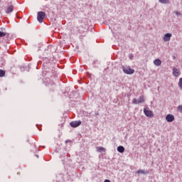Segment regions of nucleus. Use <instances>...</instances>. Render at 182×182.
I'll return each instance as SVG.
<instances>
[{
  "mask_svg": "<svg viewBox=\"0 0 182 182\" xmlns=\"http://www.w3.org/2000/svg\"><path fill=\"white\" fill-rule=\"evenodd\" d=\"M122 70L126 75H133L134 73V70L129 65H122Z\"/></svg>",
  "mask_w": 182,
  "mask_h": 182,
  "instance_id": "f257e3e1",
  "label": "nucleus"
},
{
  "mask_svg": "<svg viewBox=\"0 0 182 182\" xmlns=\"http://www.w3.org/2000/svg\"><path fill=\"white\" fill-rule=\"evenodd\" d=\"M46 17V14L43 11H39L37 14V21L42 23L43 22V19Z\"/></svg>",
  "mask_w": 182,
  "mask_h": 182,
  "instance_id": "f03ea898",
  "label": "nucleus"
},
{
  "mask_svg": "<svg viewBox=\"0 0 182 182\" xmlns=\"http://www.w3.org/2000/svg\"><path fill=\"white\" fill-rule=\"evenodd\" d=\"M145 100H144V95H140L139 99L134 98L132 100L133 105H139L140 103H144Z\"/></svg>",
  "mask_w": 182,
  "mask_h": 182,
  "instance_id": "7ed1b4c3",
  "label": "nucleus"
},
{
  "mask_svg": "<svg viewBox=\"0 0 182 182\" xmlns=\"http://www.w3.org/2000/svg\"><path fill=\"white\" fill-rule=\"evenodd\" d=\"M144 113L145 116H146V117H153V116H154L153 111H151L147 108L144 109Z\"/></svg>",
  "mask_w": 182,
  "mask_h": 182,
  "instance_id": "20e7f679",
  "label": "nucleus"
},
{
  "mask_svg": "<svg viewBox=\"0 0 182 182\" xmlns=\"http://www.w3.org/2000/svg\"><path fill=\"white\" fill-rule=\"evenodd\" d=\"M14 6L12 4H9L6 9V14H12L14 12Z\"/></svg>",
  "mask_w": 182,
  "mask_h": 182,
  "instance_id": "39448f33",
  "label": "nucleus"
},
{
  "mask_svg": "<svg viewBox=\"0 0 182 182\" xmlns=\"http://www.w3.org/2000/svg\"><path fill=\"white\" fill-rule=\"evenodd\" d=\"M80 124H82L81 121H74L70 123V125L71 126V127H74V128L79 127Z\"/></svg>",
  "mask_w": 182,
  "mask_h": 182,
  "instance_id": "423d86ee",
  "label": "nucleus"
},
{
  "mask_svg": "<svg viewBox=\"0 0 182 182\" xmlns=\"http://www.w3.org/2000/svg\"><path fill=\"white\" fill-rule=\"evenodd\" d=\"M171 36H173L171 33H166L164 36L163 41H164V42H170V39H171Z\"/></svg>",
  "mask_w": 182,
  "mask_h": 182,
  "instance_id": "0eeeda50",
  "label": "nucleus"
},
{
  "mask_svg": "<svg viewBox=\"0 0 182 182\" xmlns=\"http://www.w3.org/2000/svg\"><path fill=\"white\" fill-rule=\"evenodd\" d=\"M166 120L168 123H171V122H174V115H173L171 114H167L166 117Z\"/></svg>",
  "mask_w": 182,
  "mask_h": 182,
  "instance_id": "6e6552de",
  "label": "nucleus"
},
{
  "mask_svg": "<svg viewBox=\"0 0 182 182\" xmlns=\"http://www.w3.org/2000/svg\"><path fill=\"white\" fill-rule=\"evenodd\" d=\"M173 75L175 76V77H178L181 73H180V70L173 68Z\"/></svg>",
  "mask_w": 182,
  "mask_h": 182,
  "instance_id": "1a4fd4ad",
  "label": "nucleus"
},
{
  "mask_svg": "<svg viewBox=\"0 0 182 182\" xmlns=\"http://www.w3.org/2000/svg\"><path fill=\"white\" fill-rule=\"evenodd\" d=\"M154 64L155 66H161V60L156 59L154 60Z\"/></svg>",
  "mask_w": 182,
  "mask_h": 182,
  "instance_id": "9d476101",
  "label": "nucleus"
},
{
  "mask_svg": "<svg viewBox=\"0 0 182 182\" xmlns=\"http://www.w3.org/2000/svg\"><path fill=\"white\" fill-rule=\"evenodd\" d=\"M137 173L138 174H149V171L146 170H141V169H139L137 171Z\"/></svg>",
  "mask_w": 182,
  "mask_h": 182,
  "instance_id": "9b49d317",
  "label": "nucleus"
},
{
  "mask_svg": "<svg viewBox=\"0 0 182 182\" xmlns=\"http://www.w3.org/2000/svg\"><path fill=\"white\" fill-rule=\"evenodd\" d=\"M117 151H119V153H124V148L123 147V146H118Z\"/></svg>",
  "mask_w": 182,
  "mask_h": 182,
  "instance_id": "f8f14e48",
  "label": "nucleus"
},
{
  "mask_svg": "<svg viewBox=\"0 0 182 182\" xmlns=\"http://www.w3.org/2000/svg\"><path fill=\"white\" fill-rule=\"evenodd\" d=\"M97 151H99V153H102V151H106V149L104 147H97Z\"/></svg>",
  "mask_w": 182,
  "mask_h": 182,
  "instance_id": "ddd939ff",
  "label": "nucleus"
},
{
  "mask_svg": "<svg viewBox=\"0 0 182 182\" xmlns=\"http://www.w3.org/2000/svg\"><path fill=\"white\" fill-rule=\"evenodd\" d=\"M160 4H168L170 2V0H159Z\"/></svg>",
  "mask_w": 182,
  "mask_h": 182,
  "instance_id": "4468645a",
  "label": "nucleus"
},
{
  "mask_svg": "<svg viewBox=\"0 0 182 182\" xmlns=\"http://www.w3.org/2000/svg\"><path fill=\"white\" fill-rule=\"evenodd\" d=\"M4 76H5V71L0 70V77H4Z\"/></svg>",
  "mask_w": 182,
  "mask_h": 182,
  "instance_id": "2eb2a0df",
  "label": "nucleus"
},
{
  "mask_svg": "<svg viewBox=\"0 0 182 182\" xmlns=\"http://www.w3.org/2000/svg\"><path fill=\"white\" fill-rule=\"evenodd\" d=\"M6 36V33L0 31V38H4V36Z\"/></svg>",
  "mask_w": 182,
  "mask_h": 182,
  "instance_id": "dca6fc26",
  "label": "nucleus"
},
{
  "mask_svg": "<svg viewBox=\"0 0 182 182\" xmlns=\"http://www.w3.org/2000/svg\"><path fill=\"white\" fill-rule=\"evenodd\" d=\"M178 86L182 89V77L179 79Z\"/></svg>",
  "mask_w": 182,
  "mask_h": 182,
  "instance_id": "f3484780",
  "label": "nucleus"
},
{
  "mask_svg": "<svg viewBox=\"0 0 182 182\" xmlns=\"http://www.w3.org/2000/svg\"><path fill=\"white\" fill-rule=\"evenodd\" d=\"M177 110L179 111L182 114V105L178 106Z\"/></svg>",
  "mask_w": 182,
  "mask_h": 182,
  "instance_id": "a211bd4d",
  "label": "nucleus"
},
{
  "mask_svg": "<svg viewBox=\"0 0 182 182\" xmlns=\"http://www.w3.org/2000/svg\"><path fill=\"white\" fill-rule=\"evenodd\" d=\"M176 15H177L178 16L181 15V13L180 11H176Z\"/></svg>",
  "mask_w": 182,
  "mask_h": 182,
  "instance_id": "6ab92c4d",
  "label": "nucleus"
},
{
  "mask_svg": "<svg viewBox=\"0 0 182 182\" xmlns=\"http://www.w3.org/2000/svg\"><path fill=\"white\" fill-rule=\"evenodd\" d=\"M129 59H133V54H129Z\"/></svg>",
  "mask_w": 182,
  "mask_h": 182,
  "instance_id": "aec40b11",
  "label": "nucleus"
},
{
  "mask_svg": "<svg viewBox=\"0 0 182 182\" xmlns=\"http://www.w3.org/2000/svg\"><path fill=\"white\" fill-rule=\"evenodd\" d=\"M65 143H69V141L68 140L65 141Z\"/></svg>",
  "mask_w": 182,
  "mask_h": 182,
  "instance_id": "412c9836",
  "label": "nucleus"
}]
</instances>
